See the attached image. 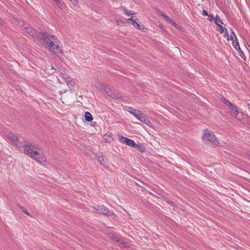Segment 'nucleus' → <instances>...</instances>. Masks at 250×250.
<instances>
[{
    "mask_svg": "<svg viewBox=\"0 0 250 250\" xmlns=\"http://www.w3.org/2000/svg\"><path fill=\"white\" fill-rule=\"evenodd\" d=\"M214 22L219 27L218 31L220 33H223L224 30H225V29L221 25H220V23H217V21L216 20H215Z\"/></svg>",
    "mask_w": 250,
    "mask_h": 250,
    "instance_id": "17",
    "label": "nucleus"
},
{
    "mask_svg": "<svg viewBox=\"0 0 250 250\" xmlns=\"http://www.w3.org/2000/svg\"><path fill=\"white\" fill-rule=\"evenodd\" d=\"M85 120L87 122H91L93 120V117L90 113L89 112H86L84 115Z\"/></svg>",
    "mask_w": 250,
    "mask_h": 250,
    "instance_id": "15",
    "label": "nucleus"
},
{
    "mask_svg": "<svg viewBox=\"0 0 250 250\" xmlns=\"http://www.w3.org/2000/svg\"><path fill=\"white\" fill-rule=\"evenodd\" d=\"M224 37L227 38V40L229 41V34L227 28H225Z\"/></svg>",
    "mask_w": 250,
    "mask_h": 250,
    "instance_id": "20",
    "label": "nucleus"
},
{
    "mask_svg": "<svg viewBox=\"0 0 250 250\" xmlns=\"http://www.w3.org/2000/svg\"><path fill=\"white\" fill-rule=\"evenodd\" d=\"M40 39L42 41V44L46 48L57 56L62 54V48L59 45L60 42L57 37L47 33L40 34Z\"/></svg>",
    "mask_w": 250,
    "mask_h": 250,
    "instance_id": "1",
    "label": "nucleus"
},
{
    "mask_svg": "<svg viewBox=\"0 0 250 250\" xmlns=\"http://www.w3.org/2000/svg\"><path fill=\"white\" fill-rule=\"evenodd\" d=\"M54 0L55 1V2H56L57 1H59V0Z\"/></svg>",
    "mask_w": 250,
    "mask_h": 250,
    "instance_id": "27",
    "label": "nucleus"
},
{
    "mask_svg": "<svg viewBox=\"0 0 250 250\" xmlns=\"http://www.w3.org/2000/svg\"><path fill=\"white\" fill-rule=\"evenodd\" d=\"M123 10L124 13L127 16H130L131 15H135V13L133 12L132 13L131 12L130 10H126L124 8H121Z\"/></svg>",
    "mask_w": 250,
    "mask_h": 250,
    "instance_id": "16",
    "label": "nucleus"
},
{
    "mask_svg": "<svg viewBox=\"0 0 250 250\" xmlns=\"http://www.w3.org/2000/svg\"><path fill=\"white\" fill-rule=\"evenodd\" d=\"M230 36H232V37H233L235 39V40H236V39H237V37L232 30H231Z\"/></svg>",
    "mask_w": 250,
    "mask_h": 250,
    "instance_id": "23",
    "label": "nucleus"
},
{
    "mask_svg": "<svg viewBox=\"0 0 250 250\" xmlns=\"http://www.w3.org/2000/svg\"><path fill=\"white\" fill-rule=\"evenodd\" d=\"M214 20V21L215 20H216L217 21V23H220L223 24L222 20L220 19V18H219V17L218 15H217L216 16V18H215Z\"/></svg>",
    "mask_w": 250,
    "mask_h": 250,
    "instance_id": "21",
    "label": "nucleus"
},
{
    "mask_svg": "<svg viewBox=\"0 0 250 250\" xmlns=\"http://www.w3.org/2000/svg\"><path fill=\"white\" fill-rule=\"evenodd\" d=\"M63 78L65 80V82L67 83L68 86L70 87V86H73L74 82L72 81L70 78L67 76V75H63Z\"/></svg>",
    "mask_w": 250,
    "mask_h": 250,
    "instance_id": "12",
    "label": "nucleus"
},
{
    "mask_svg": "<svg viewBox=\"0 0 250 250\" xmlns=\"http://www.w3.org/2000/svg\"><path fill=\"white\" fill-rule=\"evenodd\" d=\"M19 207L23 213H24L25 214L28 216H30L29 212L25 208L21 206H19Z\"/></svg>",
    "mask_w": 250,
    "mask_h": 250,
    "instance_id": "19",
    "label": "nucleus"
},
{
    "mask_svg": "<svg viewBox=\"0 0 250 250\" xmlns=\"http://www.w3.org/2000/svg\"><path fill=\"white\" fill-rule=\"evenodd\" d=\"M107 161V159L106 158H104L103 156H100L98 157V161L100 164V165L103 166L105 168H108V166H106L105 164L106 163V162Z\"/></svg>",
    "mask_w": 250,
    "mask_h": 250,
    "instance_id": "11",
    "label": "nucleus"
},
{
    "mask_svg": "<svg viewBox=\"0 0 250 250\" xmlns=\"http://www.w3.org/2000/svg\"><path fill=\"white\" fill-rule=\"evenodd\" d=\"M118 137V140L120 142L126 144L132 147H134L135 146L136 143L133 140L128 139L121 135H119Z\"/></svg>",
    "mask_w": 250,
    "mask_h": 250,
    "instance_id": "7",
    "label": "nucleus"
},
{
    "mask_svg": "<svg viewBox=\"0 0 250 250\" xmlns=\"http://www.w3.org/2000/svg\"><path fill=\"white\" fill-rule=\"evenodd\" d=\"M229 40H232V42H233V41H234L235 39H234L233 37H232V36H231L230 35V36L229 35Z\"/></svg>",
    "mask_w": 250,
    "mask_h": 250,
    "instance_id": "26",
    "label": "nucleus"
},
{
    "mask_svg": "<svg viewBox=\"0 0 250 250\" xmlns=\"http://www.w3.org/2000/svg\"><path fill=\"white\" fill-rule=\"evenodd\" d=\"M202 139L204 142L209 143L215 146L219 144V142L215 135L209 130L206 129L204 130Z\"/></svg>",
    "mask_w": 250,
    "mask_h": 250,
    "instance_id": "3",
    "label": "nucleus"
},
{
    "mask_svg": "<svg viewBox=\"0 0 250 250\" xmlns=\"http://www.w3.org/2000/svg\"><path fill=\"white\" fill-rule=\"evenodd\" d=\"M232 44L233 47L235 48V49H236L238 52H240V54H239V55L242 58H243V56H244V54L240 47L238 41L237 39H236V40H234V41H233Z\"/></svg>",
    "mask_w": 250,
    "mask_h": 250,
    "instance_id": "9",
    "label": "nucleus"
},
{
    "mask_svg": "<svg viewBox=\"0 0 250 250\" xmlns=\"http://www.w3.org/2000/svg\"><path fill=\"white\" fill-rule=\"evenodd\" d=\"M162 15L163 17H166V20H167V21H171V20H170V18H169L168 17L166 16H165V15H164V14H162Z\"/></svg>",
    "mask_w": 250,
    "mask_h": 250,
    "instance_id": "25",
    "label": "nucleus"
},
{
    "mask_svg": "<svg viewBox=\"0 0 250 250\" xmlns=\"http://www.w3.org/2000/svg\"><path fill=\"white\" fill-rule=\"evenodd\" d=\"M93 208L99 213L108 216H111L113 214L112 211L109 210L104 206H96L93 207Z\"/></svg>",
    "mask_w": 250,
    "mask_h": 250,
    "instance_id": "6",
    "label": "nucleus"
},
{
    "mask_svg": "<svg viewBox=\"0 0 250 250\" xmlns=\"http://www.w3.org/2000/svg\"><path fill=\"white\" fill-rule=\"evenodd\" d=\"M203 15L204 16H208V13L206 10H204L203 11Z\"/></svg>",
    "mask_w": 250,
    "mask_h": 250,
    "instance_id": "24",
    "label": "nucleus"
},
{
    "mask_svg": "<svg viewBox=\"0 0 250 250\" xmlns=\"http://www.w3.org/2000/svg\"><path fill=\"white\" fill-rule=\"evenodd\" d=\"M8 139L11 141L15 145L18 146V142H19L18 138L17 136H8L7 137Z\"/></svg>",
    "mask_w": 250,
    "mask_h": 250,
    "instance_id": "13",
    "label": "nucleus"
},
{
    "mask_svg": "<svg viewBox=\"0 0 250 250\" xmlns=\"http://www.w3.org/2000/svg\"><path fill=\"white\" fill-rule=\"evenodd\" d=\"M128 111L141 122L147 125L149 123V121L146 119V116L143 114L140 110H137L131 107H129Z\"/></svg>",
    "mask_w": 250,
    "mask_h": 250,
    "instance_id": "4",
    "label": "nucleus"
},
{
    "mask_svg": "<svg viewBox=\"0 0 250 250\" xmlns=\"http://www.w3.org/2000/svg\"><path fill=\"white\" fill-rule=\"evenodd\" d=\"M71 1H76V0H71Z\"/></svg>",
    "mask_w": 250,
    "mask_h": 250,
    "instance_id": "28",
    "label": "nucleus"
},
{
    "mask_svg": "<svg viewBox=\"0 0 250 250\" xmlns=\"http://www.w3.org/2000/svg\"><path fill=\"white\" fill-rule=\"evenodd\" d=\"M57 6L61 9H62L64 7V5L62 2L60 1L59 0L57 1L56 2Z\"/></svg>",
    "mask_w": 250,
    "mask_h": 250,
    "instance_id": "18",
    "label": "nucleus"
},
{
    "mask_svg": "<svg viewBox=\"0 0 250 250\" xmlns=\"http://www.w3.org/2000/svg\"><path fill=\"white\" fill-rule=\"evenodd\" d=\"M223 102L224 104H226L227 105L229 106L230 107H231V110L232 111H233V113L232 114V115L235 118H236L238 120H240V119L237 117V116L239 114V112L237 109V108L234 106L232 104L227 101L226 99H224Z\"/></svg>",
    "mask_w": 250,
    "mask_h": 250,
    "instance_id": "8",
    "label": "nucleus"
},
{
    "mask_svg": "<svg viewBox=\"0 0 250 250\" xmlns=\"http://www.w3.org/2000/svg\"><path fill=\"white\" fill-rule=\"evenodd\" d=\"M208 20H209V21H212L214 20V17L213 16V15H208Z\"/></svg>",
    "mask_w": 250,
    "mask_h": 250,
    "instance_id": "22",
    "label": "nucleus"
},
{
    "mask_svg": "<svg viewBox=\"0 0 250 250\" xmlns=\"http://www.w3.org/2000/svg\"><path fill=\"white\" fill-rule=\"evenodd\" d=\"M22 31L27 33L29 36L34 39L39 40L40 38V34L43 33L37 32L31 27H28L26 26L22 25Z\"/></svg>",
    "mask_w": 250,
    "mask_h": 250,
    "instance_id": "5",
    "label": "nucleus"
},
{
    "mask_svg": "<svg viewBox=\"0 0 250 250\" xmlns=\"http://www.w3.org/2000/svg\"><path fill=\"white\" fill-rule=\"evenodd\" d=\"M23 152L37 162H45V157L42 150L36 145L28 143L23 146Z\"/></svg>",
    "mask_w": 250,
    "mask_h": 250,
    "instance_id": "2",
    "label": "nucleus"
},
{
    "mask_svg": "<svg viewBox=\"0 0 250 250\" xmlns=\"http://www.w3.org/2000/svg\"><path fill=\"white\" fill-rule=\"evenodd\" d=\"M134 148L137 149V150H139L141 152H144L146 150L145 147L141 144H135V145L134 146Z\"/></svg>",
    "mask_w": 250,
    "mask_h": 250,
    "instance_id": "14",
    "label": "nucleus"
},
{
    "mask_svg": "<svg viewBox=\"0 0 250 250\" xmlns=\"http://www.w3.org/2000/svg\"><path fill=\"white\" fill-rule=\"evenodd\" d=\"M126 22H130L132 24V25H133V26L136 28L141 29V26L142 25H140L138 22L136 21L135 20H134L132 18H128L126 19Z\"/></svg>",
    "mask_w": 250,
    "mask_h": 250,
    "instance_id": "10",
    "label": "nucleus"
}]
</instances>
